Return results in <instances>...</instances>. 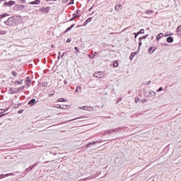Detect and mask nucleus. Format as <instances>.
Wrapping results in <instances>:
<instances>
[{
	"label": "nucleus",
	"instance_id": "f257e3e1",
	"mask_svg": "<svg viewBox=\"0 0 181 181\" xmlns=\"http://www.w3.org/2000/svg\"><path fill=\"white\" fill-rule=\"evenodd\" d=\"M4 23L6 26H13V25L16 23V18H15V16H11L8 18V20L4 22Z\"/></svg>",
	"mask_w": 181,
	"mask_h": 181
},
{
	"label": "nucleus",
	"instance_id": "f03ea898",
	"mask_svg": "<svg viewBox=\"0 0 181 181\" xmlns=\"http://www.w3.org/2000/svg\"><path fill=\"white\" fill-rule=\"evenodd\" d=\"M104 76H105V74H104V72H101V71L95 72L93 74V76L95 77L96 78H102V77H104Z\"/></svg>",
	"mask_w": 181,
	"mask_h": 181
},
{
	"label": "nucleus",
	"instance_id": "7ed1b4c3",
	"mask_svg": "<svg viewBox=\"0 0 181 181\" xmlns=\"http://www.w3.org/2000/svg\"><path fill=\"white\" fill-rule=\"evenodd\" d=\"M81 110H83L84 111H94V108L90 106H83L80 107Z\"/></svg>",
	"mask_w": 181,
	"mask_h": 181
},
{
	"label": "nucleus",
	"instance_id": "20e7f679",
	"mask_svg": "<svg viewBox=\"0 0 181 181\" xmlns=\"http://www.w3.org/2000/svg\"><path fill=\"white\" fill-rule=\"evenodd\" d=\"M4 6H12V5H15V1H10L8 2L6 1L4 4Z\"/></svg>",
	"mask_w": 181,
	"mask_h": 181
},
{
	"label": "nucleus",
	"instance_id": "39448f33",
	"mask_svg": "<svg viewBox=\"0 0 181 181\" xmlns=\"http://www.w3.org/2000/svg\"><path fill=\"white\" fill-rule=\"evenodd\" d=\"M69 107L70 106L67 105H59V107H57V108H60L61 110H69Z\"/></svg>",
	"mask_w": 181,
	"mask_h": 181
},
{
	"label": "nucleus",
	"instance_id": "423d86ee",
	"mask_svg": "<svg viewBox=\"0 0 181 181\" xmlns=\"http://www.w3.org/2000/svg\"><path fill=\"white\" fill-rule=\"evenodd\" d=\"M93 179H95V177L93 175H91L90 177H88L86 178H84L82 180V181H86V180H93Z\"/></svg>",
	"mask_w": 181,
	"mask_h": 181
},
{
	"label": "nucleus",
	"instance_id": "0eeeda50",
	"mask_svg": "<svg viewBox=\"0 0 181 181\" xmlns=\"http://www.w3.org/2000/svg\"><path fill=\"white\" fill-rule=\"evenodd\" d=\"M25 81H26V86H28V87H30V83H32V81L29 79V77H27L25 78Z\"/></svg>",
	"mask_w": 181,
	"mask_h": 181
},
{
	"label": "nucleus",
	"instance_id": "6e6552de",
	"mask_svg": "<svg viewBox=\"0 0 181 181\" xmlns=\"http://www.w3.org/2000/svg\"><path fill=\"white\" fill-rule=\"evenodd\" d=\"M167 42L168 43H173V37H167Z\"/></svg>",
	"mask_w": 181,
	"mask_h": 181
},
{
	"label": "nucleus",
	"instance_id": "1a4fd4ad",
	"mask_svg": "<svg viewBox=\"0 0 181 181\" xmlns=\"http://www.w3.org/2000/svg\"><path fill=\"white\" fill-rule=\"evenodd\" d=\"M31 5H39L40 4V1L35 0V1L30 2Z\"/></svg>",
	"mask_w": 181,
	"mask_h": 181
},
{
	"label": "nucleus",
	"instance_id": "9d476101",
	"mask_svg": "<svg viewBox=\"0 0 181 181\" xmlns=\"http://www.w3.org/2000/svg\"><path fill=\"white\" fill-rule=\"evenodd\" d=\"M74 26H76V24H72L70 27H69L65 32H69L70 30H71L73 29V28H74Z\"/></svg>",
	"mask_w": 181,
	"mask_h": 181
},
{
	"label": "nucleus",
	"instance_id": "9b49d317",
	"mask_svg": "<svg viewBox=\"0 0 181 181\" xmlns=\"http://www.w3.org/2000/svg\"><path fill=\"white\" fill-rule=\"evenodd\" d=\"M163 37V33H159L156 37L157 40H160V39H162Z\"/></svg>",
	"mask_w": 181,
	"mask_h": 181
},
{
	"label": "nucleus",
	"instance_id": "f8f14e48",
	"mask_svg": "<svg viewBox=\"0 0 181 181\" xmlns=\"http://www.w3.org/2000/svg\"><path fill=\"white\" fill-rule=\"evenodd\" d=\"M149 94H150V97H155V95H156V93H155V91H153V90H150Z\"/></svg>",
	"mask_w": 181,
	"mask_h": 181
},
{
	"label": "nucleus",
	"instance_id": "ddd939ff",
	"mask_svg": "<svg viewBox=\"0 0 181 181\" xmlns=\"http://www.w3.org/2000/svg\"><path fill=\"white\" fill-rule=\"evenodd\" d=\"M135 56H136V52H132L129 57L130 60H132Z\"/></svg>",
	"mask_w": 181,
	"mask_h": 181
},
{
	"label": "nucleus",
	"instance_id": "4468645a",
	"mask_svg": "<svg viewBox=\"0 0 181 181\" xmlns=\"http://www.w3.org/2000/svg\"><path fill=\"white\" fill-rule=\"evenodd\" d=\"M66 101H67V99H64L62 98L58 99V103H66Z\"/></svg>",
	"mask_w": 181,
	"mask_h": 181
},
{
	"label": "nucleus",
	"instance_id": "2eb2a0df",
	"mask_svg": "<svg viewBox=\"0 0 181 181\" xmlns=\"http://www.w3.org/2000/svg\"><path fill=\"white\" fill-rule=\"evenodd\" d=\"M145 13H146V15H148V16H151V13H153V11H152V10H148V11H146L145 12Z\"/></svg>",
	"mask_w": 181,
	"mask_h": 181
},
{
	"label": "nucleus",
	"instance_id": "dca6fc26",
	"mask_svg": "<svg viewBox=\"0 0 181 181\" xmlns=\"http://www.w3.org/2000/svg\"><path fill=\"white\" fill-rule=\"evenodd\" d=\"M6 16H9V14L5 13L4 14L0 16V19H4V18H6Z\"/></svg>",
	"mask_w": 181,
	"mask_h": 181
},
{
	"label": "nucleus",
	"instance_id": "f3484780",
	"mask_svg": "<svg viewBox=\"0 0 181 181\" xmlns=\"http://www.w3.org/2000/svg\"><path fill=\"white\" fill-rule=\"evenodd\" d=\"M35 103H36V99H32L30 100L29 102H28V105H33Z\"/></svg>",
	"mask_w": 181,
	"mask_h": 181
},
{
	"label": "nucleus",
	"instance_id": "a211bd4d",
	"mask_svg": "<svg viewBox=\"0 0 181 181\" xmlns=\"http://www.w3.org/2000/svg\"><path fill=\"white\" fill-rule=\"evenodd\" d=\"M121 8V4H117L115 7V11H119V8Z\"/></svg>",
	"mask_w": 181,
	"mask_h": 181
},
{
	"label": "nucleus",
	"instance_id": "6ab92c4d",
	"mask_svg": "<svg viewBox=\"0 0 181 181\" xmlns=\"http://www.w3.org/2000/svg\"><path fill=\"white\" fill-rule=\"evenodd\" d=\"M145 33V30L144 29H141L138 33L137 35H141Z\"/></svg>",
	"mask_w": 181,
	"mask_h": 181
},
{
	"label": "nucleus",
	"instance_id": "aec40b11",
	"mask_svg": "<svg viewBox=\"0 0 181 181\" xmlns=\"http://www.w3.org/2000/svg\"><path fill=\"white\" fill-rule=\"evenodd\" d=\"M80 15H76L74 17L71 18L69 21L70 22L74 21V19H76V18H79Z\"/></svg>",
	"mask_w": 181,
	"mask_h": 181
},
{
	"label": "nucleus",
	"instance_id": "412c9836",
	"mask_svg": "<svg viewBox=\"0 0 181 181\" xmlns=\"http://www.w3.org/2000/svg\"><path fill=\"white\" fill-rule=\"evenodd\" d=\"M7 32L3 30H0V35H6Z\"/></svg>",
	"mask_w": 181,
	"mask_h": 181
},
{
	"label": "nucleus",
	"instance_id": "4be33fe9",
	"mask_svg": "<svg viewBox=\"0 0 181 181\" xmlns=\"http://www.w3.org/2000/svg\"><path fill=\"white\" fill-rule=\"evenodd\" d=\"M22 83H23V80L16 81H15V84H22Z\"/></svg>",
	"mask_w": 181,
	"mask_h": 181
},
{
	"label": "nucleus",
	"instance_id": "5701e85b",
	"mask_svg": "<svg viewBox=\"0 0 181 181\" xmlns=\"http://www.w3.org/2000/svg\"><path fill=\"white\" fill-rule=\"evenodd\" d=\"M80 118H81V117H78V118H75V119H71V120H67L65 122H70L71 121H76V119H80Z\"/></svg>",
	"mask_w": 181,
	"mask_h": 181
},
{
	"label": "nucleus",
	"instance_id": "b1692460",
	"mask_svg": "<svg viewBox=\"0 0 181 181\" xmlns=\"http://www.w3.org/2000/svg\"><path fill=\"white\" fill-rule=\"evenodd\" d=\"M89 22H91V18H88V19L85 21L86 25H87Z\"/></svg>",
	"mask_w": 181,
	"mask_h": 181
},
{
	"label": "nucleus",
	"instance_id": "393cba45",
	"mask_svg": "<svg viewBox=\"0 0 181 181\" xmlns=\"http://www.w3.org/2000/svg\"><path fill=\"white\" fill-rule=\"evenodd\" d=\"M117 131H118V129H115L112 130H110L109 134H111L112 132H117Z\"/></svg>",
	"mask_w": 181,
	"mask_h": 181
},
{
	"label": "nucleus",
	"instance_id": "a878e982",
	"mask_svg": "<svg viewBox=\"0 0 181 181\" xmlns=\"http://www.w3.org/2000/svg\"><path fill=\"white\" fill-rule=\"evenodd\" d=\"M113 66H114V67H118V66H119L118 62H115L113 63Z\"/></svg>",
	"mask_w": 181,
	"mask_h": 181
},
{
	"label": "nucleus",
	"instance_id": "bb28decb",
	"mask_svg": "<svg viewBox=\"0 0 181 181\" xmlns=\"http://www.w3.org/2000/svg\"><path fill=\"white\" fill-rule=\"evenodd\" d=\"M11 74H12V76H14V77H16V76H18V74L16 73V71H12L11 72Z\"/></svg>",
	"mask_w": 181,
	"mask_h": 181
},
{
	"label": "nucleus",
	"instance_id": "cd10ccee",
	"mask_svg": "<svg viewBox=\"0 0 181 181\" xmlns=\"http://www.w3.org/2000/svg\"><path fill=\"white\" fill-rule=\"evenodd\" d=\"M43 12H45L46 13H47V12H49V8H43Z\"/></svg>",
	"mask_w": 181,
	"mask_h": 181
},
{
	"label": "nucleus",
	"instance_id": "c85d7f7f",
	"mask_svg": "<svg viewBox=\"0 0 181 181\" xmlns=\"http://www.w3.org/2000/svg\"><path fill=\"white\" fill-rule=\"evenodd\" d=\"M42 87H47V82H43L42 83Z\"/></svg>",
	"mask_w": 181,
	"mask_h": 181
},
{
	"label": "nucleus",
	"instance_id": "c756f323",
	"mask_svg": "<svg viewBox=\"0 0 181 181\" xmlns=\"http://www.w3.org/2000/svg\"><path fill=\"white\" fill-rule=\"evenodd\" d=\"M140 100L141 99H139V98H138V97L135 98V103H139Z\"/></svg>",
	"mask_w": 181,
	"mask_h": 181
},
{
	"label": "nucleus",
	"instance_id": "7c9ffc66",
	"mask_svg": "<svg viewBox=\"0 0 181 181\" xmlns=\"http://www.w3.org/2000/svg\"><path fill=\"white\" fill-rule=\"evenodd\" d=\"M93 144H95V142L90 143L86 145V148H89L90 145H93Z\"/></svg>",
	"mask_w": 181,
	"mask_h": 181
},
{
	"label": "nucleus",
	"instance_id": "2f4dec72",
	"mask_svg": "<svg viewBox=\"0 0 181 181\" xmlns=\"http://www.w3.org/2000/svg\"><path fill=\"white\" fill-rule=\"evenodd\" d=\"M177 32L179 33V32H181V25L178 26L177 28Z\"/></svg>",
	"mask_w": 181,
	"mask_h": 181
},
{
	"label": "nucleus",
	"instance_id": "473e14b6",
	"mask_svg": "<svg viewBox=\"0 0 181 181\" xmlns=\"http://www.w3.org/2000/svg\"><path fill=\"white\" fill-rule=\"evenodd\" d=\"M6 175H4V174H1L0 175V179H4V177H6Z\"/></svg>",
	"mask_w": 181,
	"mask_h": 181
},
{
	"label": "nucleus",
	"instance_id": "72a5a7b5",
	"mask_svg": "<svg viewBox=\"0 0 181 181\" xmlns=\"http://www.w3.org/2000/svg\"><path fill=\"white\" fill-rule=\"evenodd\" d=\"M74 4V0H71L69 5H73Z\"/></svg>",
	"mask_w": 181,
	"mask_h": 181
},
{
	"label": "nucleus",
	"instance_id": "f704fd0d",
	"mask_svg": "<svg viewBox=\"0 0 181 181\" xmlns=\"http://www.w3.org/2000/svg\"><path fill=\"white\" fill-rule=\"evenodd\" d=\"M141 46H142V42L141 41H140L139 42V49H141Z\"/></svg>",
	"mask_w": 181,
	"mask_h": 181
},
{
	"label": "nucleus",
	"instance_id": "c9c22d12",
	"mask_svg": "<svg viewBox=\"0 0 181 181\" xmlns=\"http://www.w3.org/2000/svg\"><path fill=\"white\" fill-rule=\"evenodd\" d=\"M97 54H98V52H95L93 54V57H92L91 59H94V57H95V56H97Z\"/></svg>",
	"mask_w": 181,
	"mask_h": 181
},
{
	"label": "nucleus",
	"instance_id": "e433bc0d",
	"mask_svg": "<svg viewBox=\"0 0 181 181\" xmlns=\"http://www.w3.org/2000/svg\"><path fill=\"white\" fill-rule=\"evenodd\" d=\"M162 90H163V88L160 87V88L158 89L157 93H159V92L162 91Z\"/></svg>",
	"mask_w": 181,
	"mask_h": 181
},
{
	"label": "nucleus",
	"instance_id": "4c0bfd02",
	"mask_svg": "<svg viewBox=\"0 0 181 181\" xmlns=\"http://www.w3.org/2000/svg\"><path fill=\"white\" fill-rule=\"evenodd\" d=\"M80 90H81V87L78 86V87H76V89L75 91L77 92V91Z\"/></svg>",
	"mask_w": 181,
	"mask_h": 181
},
{
	"label": "nucleus",
	"instance_id": "58836bf2",
	"mask_svg": "<svg viewBox=\"0 0 181 181\" xmlns=\"http://www.w3.org/2000/svg\"><path fill=\"white\" fill-rule=\"evenodd\" d=\"M133 35H134V37H135V39H136L138 35H139V34H138V33H134Z\"/></svg>",
	"mask_w": 181,
	"mask_h": 181
},
{
	"label": "nucleus",
	"instance_id": "ea45409f",
	"mask_svg": "<svg viewBox=\"0 0 181 181\" xmlns=\"http://www.w3.org/2000/svg\"><path fill=\"white\" fill-rule=\"evenodd\" d=\"M74 49L77 52V53H80V50H78V48L77 47H75Z\"/></svg>",
	"mask_w": 181,
	"mask_h": 181
},
{
	"label": "nucleus",
	"instance_id": "a19ab883",
	"mask_svg": "<svg viewBox=\"0 0 181 181\" xmlns=\"http://www.w3.org/2000/svg\"><path fill=\"white\" fill-rule=\"evenodd\" d=\"M33 168H35V165L33 166H30L29 168L27 169V170H29V169L30 170L33 169Z\"/></svg>",
	"mask_w": 181,
	"mask_h": 181
},
{
	"label": "nucleus",
	"instance_id": "79ce46f5",
	"mask_svg": "<svg viewBox=\"0 0 181 181\" xmlns=\"http://www.w3.org/2000/svg\"><path fill=\"white\" fill-rule=\"evenodd\" d=\"M6 177L8 176H13V173H8L6 175Z\"/></svg>",
	"mask_w": 181,
	"mask_h": 181
},
{
	"label": "nucleus",
	"instance_id": "37998d69",
	"mask_svg": "<svg viewBox=\"0 0 181 181\" xmlns=\"http://www.w3.org/2000/svg\"><path fill=\"white\" fill-rule=\"evenodd\" d=\"M144 39V37H140L139 38V42H142V40Z\"/></svg>",
	"mask_w": 181,
	"mask_h": 181
},
{
	"label": "nucleus",
	"instance_id": "c03bdc74",
	"mask_svg": "<svg viewBox=\"0 0 181 181\" xmlns=\"http://www.w3.org/2000/svg\"><path fill=\"white\" fill-rule=\"evenodd\" d=\"M70 42H71V40L68 38V39L66 40V43H70Z\"/></svg>",
	"mask_w": 181,
	"mask_h": 181
},
{
	"label": "nucleus",
	"instance_id": "a18cd8bd",
	"mask_svg": "<svg viewBox=\"0 0 181 181\" xmlns=\"http://www.w3.org/2000/svg\"><path fill=\"white\" fill-rule=\"evenodd\" d=\"M152 49H153L152 47H151L148 48V52H149V53H151V52H152Z\"/></svg>",
	"mask_w": 181,
	"mask_h": 181
},
{
	"label": "nucleus",
	"instance_id": "49530a36",
	"mask_svg": "<svg viewBox=\"0 0 181 181\" xmlns=\"http://www.w3.org/2000/svg\"><path fill=\"white\" fill-rule=\"evenodd\" d=\"M53 95H54V93H49V97H53Z\"/></svg>",
	"mask_w": 181,
	"mask_h": 181
},
{
	"label": "nucleus",
	"instance_id": "de8ad7c7",
	"mask_svg": "<svg viewBox=\"0 0 181 181\" xmlns=\"http://www.w3.org/2000/svg\"><path fill=\"white\" fill-rule=\"evenodd\" d=\"M69 1H70V0H63V2H64V4H66V2H69Z\"/></svg>",
	"mask_w": 181,
	"mask_h": 181
},
{
	"label": "nucleus",
	"instance_id": "09e8293b",
	"mask_svg": "<svg viewBox=\"0 0 181 181\" xmlns=\"http://www.w3.org/2000/svg\"><path fill=\"white\" fill-rule=\"evenodd\" d=\"M146 37H148V35L143 36V39H146Z\"/></svg>",
	"mask_w": 181,
	"mask_h": 181
},
{
	"label": "nucleus",
	"instance_id": "8fccbe9b",
	"mask_svg": "<svg viewBox=\"0 0 181 181\" xmlns=\"http://www.w3.org/2000/svg\"><path fill=\"white\" fill-rule=\"evenodd\" d=\"M22 112H23V110H19V111H18V114H22Z\"/></svg>",
	"mask_w": 181,
	"mask_h": 181
},
{
	"label": "nucleus",
	"instance_id": "3c124183",
	"mask_svg": "<svg viewBox=\"0 0 181 181\" xmlns=\"http://www.w3.org/2000/svg\"><path fill=\"white\" fill-rule=\"evenodd\" d=\"M64 84H67V81L64 80Z\"/></svg>",
	"mask_w": 181,
	"mask_h": 181
},
{
	"label": "nucleus",
	"instance_id": "603ef678",
	"mask_svg": "<svg viewBox=\"0 0 181 181\" xmlns=\"http://www.w3.org/2000/svg\"><path fill=\"white\" fill-rule=\"evenodd\" d=\"M151 81H148L147 82V84H151Z\"/></svg>",
	"mask_w": 181,
	"mask_h": 181
},
{
	"label": "nucleus",
	"instance_id": "864d4df0",
	"mask_svg": "<svg viewBox=\"0 0 181 181\" xmlns=\"http://www.w3.org/2000/svg\"><path fill=\"white\" fill-rule=\"evenodd\" d=\"M80 12V10H76V13H78Z\"/></svg>",
	"mask_w": 181,
	"mask_h": 181
},
{
	"label": "nucleus",
	"instance_id": "5fc2aeb1",
	"mask_svg": "<svg viewBox=\"0 0 181 181\" xmlns=\"http://www.w3.org/2000/svg\"><path fill=\"white\" fill-rule=\"evenodd\" d=\"M2 109H0V114H2Z\"/></svg>",
	"mask_w": 181,
	"mask_h": 181
},
{
	"label": "nucleus",
	"instance_id": "6e6d98bb",
	"mask_svg": "<svg viewBox=\"0 0 181 181\" xmlns=\"http://www.w3.org/2000/svg\"><path fill=\"white\" fill-rule=\"evenodd\" d=\"M47 1H54V2H56L57 0H47Z\"/></svg>",
	"mask_w": 181,
	"mask_h": 181
},
{
	"label": "nucleus",
	"instance_id": "4d7b16f0",
	"mask_svg": "<svg viewBox=\"0 0 181 181\" xmlns=\"http://www.w3.org/2000/svg\"><path fill=\"white\" fill-rule=\"evenodd\" d=\"M23 88H25V86H23V87L21 88V90H23Z\"/></svg>",
	"mask_w": 181,
	"mask_h": 181
},
{
	"label": "nucleus",
	"instance_id": "13d9d810",
	"mask_svg": "<svg viewBox=\"0 0 181 181\" xmlns=\"http://www.w3.org/2000/svg\"><path fill=\"white\" fill-rule=\"evenodd\" d=\"M58 54L60 56V54H62V52H59Z\"/></svg>",
	"mask_w": 181,
	"mask_h": 181
},
{
	"label": "nucleus",
	"instance_id": "bf43d9fd",
	"mask_svg": "<svg viewBox=\"0 0 181 181\" xmlns=\"http://www.w3.org/2000/svg\"><path fill=\"white\" fill-rule=\"evenodd\" d=\"M155 52V50H153L152 52H151V54H152V53H153Z\"/></svg>",
	"mask_w": 181,
	"mask_h": 181
},
{
	"label": "nucleus",
	"instance_id": "052dcab7",
	"mask_svg": "<svg viewBox=\"0 0 181 181\" xmlns=\"http://www.w3.org/2000/svg\"><path fill=\"white\" fill-rule=\"evenodd\" d=\"M63 56H64V53H63V54H62V57H63Z\"/></svg>",
	"mask_w": 181,
	"mask_h": 181
},
{
	"label": "nucleus",
	"instance_id": "680f3d73",
	"mask_svg": "<svg viewBox=\"0 0 181 181\" xmlns=\"http://www.w3.org/2000/svg\"><path fill=\"white\" fill-rule=\"evenodd\" d=\"M166 36H168V35H167V34H165V37H166Z\"/></svg>",
	"mask_w": 181,
	"mask_h": 181
},
{
	"label": "nucleus",
	"instance_id": "e2e57ef3",
	"mask_svg": "<svg viewBox=\"0 0 181 181\" xmlns=\"http://www.w3.org/2000/svg\"><path fill=\"white\" fill-rule=\"evenodd\" d=\"M88 57H91V56H90V55H88Z\"/></svg>",
	"mask_w": 181,
	"mask_h": 181
},
{
	"label": "nucleus",
	"instance_id": "0e129e2a",
	"mask_svg": "<svg viewBox=\"0 0 181 181\" xmlns=\"http://www.w3.org/2000/svg\"><path fill=\"white\" fill-rule=\"evenodd\" d=\"M2 117V115H0V118Z\"/></svg>",
	"mask_w": 181,
	"mask_h": 181
},
{
	"label": "nucleus",
	"instance_id": "69168bd1",
	"mask_svg": "<svg viewBox=\"0 0 181 181\" xmlns=\"http://www.w3.org/2000/svg\"><path fill=\"white\" fill-rule=\"evenodd\" d=\"M1 1H2V0H0V2H1Z\"/></svg>",
	"mask_w": 181,
	"mask_h": 181
}]
</instances>
